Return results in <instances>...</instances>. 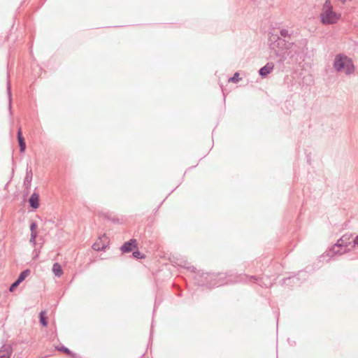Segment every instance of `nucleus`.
Here are the masks:
<instances>
[{"label":"nucleus","mask_w":358,"mask_h":358,"mask_svg":"<svg viewBox=\"0 0 358 358\" xmlns=\"http://www.w3.org/2000/svg\"><path fill=\"white\" fill-rule=\"evenodd\" d=\"M273 68L274 64L272 62H268L265 66L259 69V75L262 77H266L273 71Z\"/></svg>","instance_id":"nucleus-12"},{"label":"nucleus","mask_w":358,"mask_h":358,"mask_svg":"<svg viewBox=\"0 0 358 358\" xmlns=\"http://www.w3.org/2000/svg\"><path fill=\"white\" fill-rule=\"evenodd\" d=\"M132 257L136 259H142L145 257V255L142 253L141 251L138 250V248H136L132 252L131 255Z\"/></svg>","instance_id":"nucleus-16"},{"label":"nucleus","mask_w":358,"mask_h":358,"mask_svg":"<svg viewBox=\"0 0 358 358\" xmlns=\"http://www.w3.org/2000/svg\"><path fill=\"white\" fill-rule=\"evenodd\" d=\"M104 217L106 220L111 221L114 224H120V223L119 218H117V217H110V215H108V214L104 215Z\"/></svg>","instance_id":"nucleus-20"},{"label":"nucleus","mask_w":358,"mask_h":358,"mask_svg":"<svg viewBox=\"0 0 358 358\" xmlns=\"http://www.w3.org/2000/svg\"><path fill=\"white\" fill-rule=\"evenodd\" d=\"M7 93H8V112L9 115L11 117L13 115V111H12V92H11V85L10 80L8 79L7 80Z\"/></svg>","instance_id":"nucleus-13"},{"label":"nucleus","mask_w":358,"mask_h":358,"mask_svg":"<svg viewBox=\"0 0 358 358\" xmlns=\"http://www.w3.org/2000/svg\"><path fill=\"white\" fill-rule=\"evenodd\" d=\"M31 271L29 268H27L23 270L17 278L15 280V281L10 285L9 291L14 292L15 289L28 277L30 274Z\"/></svg>","instance_id":"nucleus-6"},{"label":"nucleus","mask_w":358,"mask_h":358,"mask_svg":"<svg viewBox=\"0 0 358 358\" xmlns=\"http://www.w3.org/2000/svg\"><path fill=\"white\" fill-rule=\"evenodd\" d=\"M203 278L206 281V285L210 288L215 286L219 287L229 282H241L243 280V278H247L249 282L258 284L261 287H268L272 285L271 280L268 278H257L253 275H238L236 277V279L235 280H232L231 278L226 279L227 277L224 275V274L206 273V275L204 277V273H203Z\"/></svg>","instance_id":"nucleus-2"},{"label":"nucleus","mask_w":358,"mask_h":358,"mask_svg":"<svg viewBox=\"0 0 358 358\" xmlns=\"http://www.w3.org/2000/svg\"><path fill=\"white\" fill-rule=\"evenodd\" d=\"M38 236V233H31L30 234V240L29 242L31 243L33 246L36 245V237Z\"/></svg>","instance_id":"nucleus-21"},{"label":"nucleus","mask_w":358,"mask_h":358,"mask_svg":"<svg viewBox=\"0 0 358 358\" xmlns=\"http://www.w3.org/2000/svg\"><path fill=\"white\" fill-rule=\"evenodd\" d=\"M17 138L18 143L25 142L24 138L22 135V131L21 127H19V129L17 130Z\"/></svg>","instance_id":"nucleus-19"},{"label":"nucleus","mask_w":358,"mask_h":358,"mask_svg":"<svg viewBox=\"0 0 358 358\" xmlns=\"http://www.w3.org/2000/svg\"><path fill=\"white\" fill-rule=\"evenodd\" d=\"M240 80L239 73H235L234 75L229 79V82L236 83Z\"/></svg>","instance_id":"nucleus-24"},{"label":"nucleus","mask_w":358,"mask_h":358,"mask_svg":"<svg viewBox=\"0 0 358 358\" xmlns=\"http://www.w3.org/2000/svg\"><path fill=\"white\" fill-rule=\"evenodd\" d=\"M55 348L58 351L66 353L67 355H69L71 351L70 349L63 345H61L60 346H56Z\"/></svg>","instance_id":"nucleus-18"},{"label":"nucleus","mask_w":358,"mask_h":358,"mask_svg":"<svg viewBox=\"0 0 358 358\" xmlns=\"http://www.w3.org/2000/svg\"><path fill=\"white\" fill-rule=\"evenodd\" d=\"M38 227V224L36 221H32L30 223L29 229L31 231V233H37L36 229Z\"/></svg>","instance_id":"nucleus-22"},{"label":"nucleus","mask_w":358,"mask_h":358,"mask_svg":"<svg viewBox=\"0 0 358 358\" xmlns=\"http://www.w3.org/2000/svg\"><path fill=\"white\" fill-rule=\"evenodd\" d=\"M356 246H358V236L353 238L352 234H345L327 252V255L332 257L336 254L342 255L355 248Z\"/></svg>","instance_id":"nucleus-3"},{"label":"nucleus","mask_w":358,"mask_h":358,"mask_svg":"<svg viewBox=\"0 0 358 358\" xmlns=\"http://www.w3.org/2000/svg\"><path fill=\"white\" fill-rule=\"evenodd\" d=\"M333 68L336 72H343L346 76H350L355 71L352 59L343 53H339L335 56Z\"/></svg>","instance_id":"nucleus-4"},{"label":"nucleus","mask_w":358,"mask_h":358,"mask_svg":"<svg viewBox=\"0 0 358 358\" xmlns=\"http://www.w3.org/2000/svg\"><path fill=\"white\" fill-rule=\"evenodd\" d=\"M166 198H167V196H166V198H165V199H164V200H163L160 203H159V206H159V208H160V207H161V206L163 204V203L164 202V201L166 200Z\"/></svg>","instance_id":"nucleus-31"},{"label":"nucleus","mask_w":358,"mask_h":358,"mask_svg":"<svg viewBox=\"0 0 358 358\" xmlns=\"http://www.w3.org/2000/svg\"><path fill=\"white\" fill-rule=\"evenodd\" d=\"M306 275V273L305 272H300L298 274V276H292V277H289V278H285L283 280V283L285 285H291L292 284L297 285V284H299V276L305 277Z\"/></svg>","instance_id":"nucleus-10"},{"label":"nucleus","mask_w":358,"mask_h":358,"mask_svg":"<svg viewBox=\"0 0 358 358\" xmlns=\"http://www.w3.org/2000/svg\"><path fill=\"white\" fill-rule=\"evenodd\" d=\"M280 36L287 38V37H289L292 34H290L287 29H282L280 31Z\"/></svg>","instance_id":"nucleus-23"},{"label":"nucleus","mask_w":358,"mask_h":358,"mask_svg":"<svg viewBox=\"0 0 358 358\" xmlns=\"http://www.w3.org/2000/svg\"><path fill=\"white\" fill-rule=\"evenodd\" d=\"M69 356L71 357V358H82L80 355L73 352V351H71L70 354L69 355Z\"/></svg>","instance_id":"nucleus-26"},{"label":"nucleus","mask_w":358,"mask_h":358,"mask_svg":"<svg viewBox=\"0 0 358 358\" xmlns=\"http://www.w3.org/2000/svg\"><path fill=\"white\" fill-rule=\"evenodd\" d=\"M52 270L54 275L57 277H60L63 274L62 268L58 262L53 264Z\"/></svg>","instance_id":"nucleus-15"},{"label":"nucleus","mask_w":358,"mask_h":358,"mask_svg":"<svg viewBox=\"0 0 358 358\" xmlns=\"http://www.w3.org/2000/svg\"><path fill=\"white\" fill-rule=\"evenodd\" d=\"M13 350V347L10 344L3 345L0 348V358H10Z\"/></svg>","instance_id":"nucleus-9"},{"label":"nucleus","mask_w":358,"mask_h":358,"mask_svg":"<svg viewBox=\"0 0 358 358\" xmlns=\"http://www.w3.org/2000/svg\"><path fill=\"white\" fill-rule=\"evenodd\" d=\"M19 148H20V152L21 153H23L24 152L25 150H26V143L25 142L24 143H19Z\"/></svg>","instance_id":"nucleus-25"},{"label":"nucleus","mask_w":358,"mask_h":358,"mask_svg":"<svg viewBox=\"0 0 358 358\" xmlns=\"http://www.w3.org/2000/svg\"><path fill=\"white\" fill-rule=\"evenodd\" d=\"M187 269L192 272H194L196 270V268L194 266H187Z\"/></svg>","instance_id":"nucleus-28"},{"label":"nucleus","mask_w":358,"mask_h":358,"mask_svg":"<svg viewBox=\"0 0 358 358\" xmlns=\"http://www.w3.org/2000/svg\"><path fill=\"white\" fill-rule=\"evenodd\" d=\"M341 17V14L334 10L331 1L326 0L320 14L322 24L324 25L335 24L340 20Z\"/></svg>","instance_id":"nucleus-5"},{"label":"nucleus","mask_w":358,"mask_h":358,"mask_svg":"<svg viewBox=\"0 0 358 358\" xmlns=\"http://www.w3.org/2000/svg\"><path fill=\"white\" fill-rule=\"evenodd\" d=\"M136 248H138L137 241L136 239L131 238L129 241L124 242L120 247V250L122 253H129L133 252Z\"/></svg>","instance_id":"nucleus-7"},{"label":"nucleus","mask_w":358,"mask_h":358,"mask_svg":"<svg viewBox=\"0 0 358 358\" xmlns=\"http://www.w3.org/2000/svg\"><path fill=\"white\" fill-rule=\"evenodd\" d=\"M159 209V206H157L155 209L153 210L152 213L154 215L157 214V213L158 212Z\"/></svg>","instance_id":"nucleus-29"},{"label":"nucleus","mask_w":358,"mask_h":358,"mask_svg":"<svg viewBox=\"0 0 358 358\" xmlns=\"http://www.w3.org/2000/svg\"><path fill=\"white\" fill-rule=\"evenodd\" d=\"M173 287H175L177 289V290H178V292L176 293V294L178 296H182V291L180 290V289L178 286H176L175 285H173Z\"/></svg>","instance_id":"nucleus-27"},{"label":"nucleus","mask_w":358,"mask_h":358,"mask_svg":"<svg viewBox=\"0 0 358 358\" xmlns=\"http://www.w3.org/2000/svg\"><path fill=\"white\" fill-rule=\"evenodd\" d=\"M39 200H40L39 194L34 191L31 194L30 197L28 199L29 206L34 210L38 208Z\"/></svg>","instance_id":"nucleus-8"},{"label":"nucleus","mask_w":358,"mask_h":358,"mask_svg":"<svg viewBox=\"0 0 358 358\" xmlns=\"http://www.w3.org/2000/svg\"><path fill=\"white\" fill-rule=\"evenodd\" d=\"M152 327H153V325L152 324V325H151V329H152Z\"/></svg>","instance_id":"nucleus-32"},{"label":"nucleus","mask_w":358,"mask_h":358,"mask_svg":"<svg viewBox=\"0 0 358 358\" xmlns=\"http://www.w3.org/2000/svg\"><path fill=\"white\" fill-rule=\"evenodd\" d=\"M33 178V173L31 168L29 167V165L27 164V167L26 169V175L24 180V185L27 189L30 188L31 183Z\"/></svg>","instance_id":"nucleus-11"},{"label":"nucleus","mask_w":358,"mask_h":358,"mask_svg":"<svg viewBox=\"0 0 358 358\" xmlns=\"http://www.w3.org/2000/svg\"><path fill=\"white\" fill-rule=\"evenodd\" d=\"M38 317H39V322H40L41 325L43 327H46L48 324V318L46 316V311L41 310L39 313Z\"/></svg>","instance_id":"nucleus-14"},{"label":"nucleus","mask_w":358,"mask_h":358,"mask_svg":"<svg viewBox=\"0 0 358 358\" xmlns=\"http://www.w3.org/2000/svg\"><path fill=\"white\" fill-rule=\"evenodd\" d=\"M271 52L278 58V62L294 64L303 59L307 43L305 40L295 43H287L278 36L270 38Z\"/></svg>","instance_id":"nucleus-1"},{"label":"nucleus","mask_w":358,"mask_h":358,"mask_svg":"<svg viewBox=\"0 0 358 358\" xmlns=\"http://www.w3.org/2000/svg\"><path fill=\"white\" fill-rule=\"evenodd\" d=\"M157 307V302L155 301V306H154V310H153V314L155 313Z\"/></svg>","instance_id":"nucleus-30"},{"label":"nucleus","mask_w":358,"mask_h":358,"mask_svg":"<svg viewBox=\"0 0 358 358\" xmlns=\"http://www.w3.org/2000/svg\"><path fill=\"white\" fill-rule=\"evenodd\" d=\"M92 249L95 251H105L107 245L106 244L101 245L99 243H94L92 246Z\"/></svg>","instance_id":"nucleus-17"}]
</instances>
